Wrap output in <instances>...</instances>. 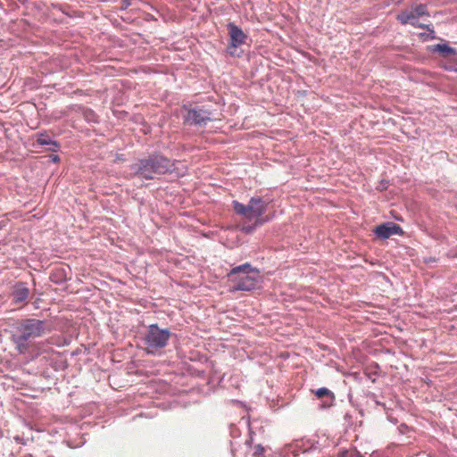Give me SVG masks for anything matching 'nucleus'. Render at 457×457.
<instances>
[{
	"label": "nucleus",
	"instance_id": "412c9836",
	"mask_svg": "<svg viewBox=\"0 0 457 457\" xmlns=\"http://www.w3.org/2000/svg\"><path fill=\"white\" fill-rule=\"evenodd\" d=\"M263 451H264L263 447H262L261 445H258L255 454L260 455L263 453Z\"/></svg>",
	"mask_w": 457,
	"mask_h": 457
},
{
	"label": "nucleus",
	"instance_id": "f257e3e1",
	"mask_svg": "<svg viewBox=\"0 0 457 457\" xmlns=\"http://www.w3.org/2000/svg\"><path fill=\"white\" fill-rule=\"evenodd\" d=\"M175 161L159 153L140 158L129 166L131 174L141 179L152 180L157 175L172 173L175 170Z\"/></svg>",
	"mask_w": 457,
	"mask_h": 457
},
{
	"label": "nucleus",
	"instance_id": "4468645a",
	"mask_svg": "<svg viewBox=\"0 0 457 457\" xmlns=\"http://www.w3.org/2000/svg\"><path fill=\"white\" fill-rule=\"evenodd\" d=\"M433 51L439 53L442 56H457V51L455 48L450 46L448 44H436L433 46Z\"/></svg>",
	"mask_w": 457,
	"mask_h": 457
},
{
	"label": "nucleus",
	"instance_id": "0eeeda50",
	"mask_svg": "<svg viewBox=\"0 0 457 457\" xmlns=\"http://www.w3.org/2000/svg\"><path fill=\"white\" fill-rule=\"evenodd\" d=\"M212 112L200 106H195L187 110L184 116V123L189 126H205L210 120H212Z\"/></svg>",
	"mask_w": 457,
	"mask_h": 457
},
{
	"label": "nucleus",
	"instance_id": "20e7f679",
	"mask_svg": "<svg viewBox=\"0 0 457 457\" xmlns=\"http://www.w3.org/2000/svg\"><path fill=\"white\" fill-rule=\"evenodd\" d=\"M171 331L169 328H162L157 323L150 324L142 338L145 349L148 354H155L165 348L171 337Z\"/></svg>",
	"mask_w": 457,
	"mask_h": 457
},
{
	"label": "nucleus",
	"instance_id": "6e6552de",
	"mask_svg": "<svg viewBox=\"0 0 457 457\" xmlns=\"http://www.w3.org/2000/svg\"><path fill=\"white\" fill-rule=\"evenodd\" d=\"M374 234L381 239L389 238L393 235H403V228L396 223L388 221L377 226Z\"/></svg>",
	"mask_w": 457,
	"mask_h": 457
},
{
	"label": "nucleus",
	"instance_id": "f03ea898",
	"mask_svg": "<svg viewBox=\"0 0 457 457\" xmlns=\"http://www.w3.org/2000/svg\"><path fill=\"white\" fill-rule=\"evenodd\" d=\"M46 334V321L35 318L19 320L14 327L12 341L19 353H26L36 338Z\"/></svg>",
	"mask_w": 457,
	"mask_h": 457
},
{
	"label": "nucleus",
	"instance_id": "6ab92c4d",
	"mask_svg": "<svg viewBox=\"0 0 457 457\" xmlns=\"http://www.w3.org/2000/svg\"><path fill=\"white\" fill-rule=\"evenodd\" d=\"M428 37L429 39H436V33L435 30L432 29L430 31H428Z\"/></svg>",
	"mask_w": 457,
	"mask_h": 457
},
{
	"label": "nucleus",
	"instance_id": "9d476101",
	"mask_svg": "<svg viewBox=\"0 0 457 457\" xmlns=\"http://www.w3.org/2000/svg\"><path fill=\"white\" fill-rule=\"evenodd\" d=\"M70 274L71 268L69 266H57L52 270L50 280L56 285H61L68 280Z\"/></svg>",
	"mask_w": 457,
	"mask_h": 457
},
{
	"label": "nucleus",
	"instance_id": "4be33fe9",
	"mask_svg": "<svg viewBox=\"0 0 457 457\" xmlns=\"http://www.w3.org/2000/svg\"><path fill=\"white\" fill-rule=\"evenodd\" d=\"M423 26L424 27L422 29H427L428 31H430L433 29L431 24H424L423 23Z\"/></svg>",
	"mask_w": 457,
	"mask_h": 457
},
{
	"label": "nucleus",
	"instance_id": "1a4fd4ad",
	"mask_svg": "<svg viewBox=\"0 0 457 457\" xmlns=\"http://www.w3.org/2000/svg\"><path fill=\"white\" fill-rule=\"evenodd\" d=\"M29 295V289L24 282H18L14 285L12 292V301L15 304L23 303Z\"/></svg>",
	"mask_w": 457,
	"mask_h": 457
},
{
	"label": "nucleus",
	"instance_id": "f8f14e48",
	"mask_svg": "<svg viewBox=\"0 0 457 457\" xmlns=\"http://www.w3.org/2000/svg\"><path fill=\"white\" fill-rule=\"evenodd\" d=\"M315 395L322 400L320 408L327 409L334 405L336 396L335 394L327 387H320L315 391Z\"/></svg>",
	"mask_w": 457,
	"mask_h": 457
},
{
	"label": "nucleus",
	"instance_id": "7ed1b4c3",
	"mask_svg": "<svg viewBox=\"0 0 457 457\" xmlns=\"http://www.w3.org/2000/svg\"><path fill=\"white\" fill-rule=\"evenodd\" d=\"M228 278L233 283L232 292L253 290L260 282L259 270L248 262L234 267L228 273Z\"/></svg>",
	"mask_w": 457,
	"mask_h": 457
},
{
	"label": "nucleus",
	"instance_id": "dca6fc26",
	"mask_svg": "<svg viewBox=\"0 0 457 457\" xmlns=\"http://www.w3.org/2000/svg\"><path fill=\"white\" fill-rule=\"evenodd\" d=\"M83 118L88 123H97L98 117L96 112L89 108H83L82 110Z\"/></svg>",
	"mask_w": 457,
	"mask_h": 457
},
{
	"label": "nucleus",
	"instance_id": "aec40b11",
	"mask_svg": "<svg viewBox=\"0 0 457 457\" xmlns=\"http://www.w3.org/2000/svg\"><path fill=\"white\" fill-rule=\"evenodd\" d=\"M337 457H350V454L348 455V451L344 450L339 452Z\"/></svg>",
	"mask_w": 457,
	"mask_h": 457
},
{
	"label": "nucleus",
	"instance_id": "b1692460",
	"mask_svg": "<svg viewBox=\"0 0 457 457\" xmlns=\"http://www.w3.org/2000/svg\"><path fill=\"white\" fill-rule=\"evenodd\" d=\"M420 37H423L425 40L428 38V34H426V33H421Z\"/></svg>",
	"mask_w": 457,
	"mask_h": 457
},
{
	"label": "nucleus",
	"instance_id": "ddd939ff",
	"mask_svg": "<svg viewBox=\"0 0 457 457\" xmlns=\"http://www.w3.org/2000/svg\"><path fill=\"white\" fill-rule=\"evenodd\" d=\"M37 145H47L48 150L52 152H57L60 149V144L57 141L51 139L46 131H42L37 135Z\"/></svg>",
	"mask_w": 457,
	"mask_h": 457
},
{
	"label": "nucleus",
	"instance_id": "393cba45",
	"mask_svg": "<svg viewBox=\"0 0 457 457\" xmlns=\"http://www.w3.org/2000/svg\"><path fill=\"white\" fill-rule=\"evenodd\" d=\"M376 403H377L378 405H380V404H381V403H380V402H378V401H377V402H376Z\"/></svg>",
	"mask_w": 457,
	"mask_h": 457
},
{
	"label": "nucleus",
	"instance_id": "5701e85b",
	"mask_svg": "<svg viewBox=\"0 0 457 457\" xmlns=\"http://www.w3.org/2000/svg\"><path fill=\"white\" fill-rule=\"evenodd\" d=\"M51 160H52V162H58L60 161V158H59V156H58V155H56V154H55V155H52V156H51Z\"/></svg>",
	"mask_w": 457,
	"mask_h": 457
},
{
	"label": "nucleus",
	"instance_id": "39448f33",
	"mask_svg": "<svg viewBox=\"0 0 457 457\" xmlns=\"http://www.w3.org/2000/svg\"><path fill=\"white\" fill-rule=\"evenodd\" d=\"M232 204L237 214L249 220L254 218L258 220L267 211V204L261 196L251 197L247 204H244L236 200L232 202Z\"/></svg>",
	"mask_w": 457,
	"mask_h": 457
},
{
	"label": "nucleus",
	"instance_id": "423d86ee",
	"mask_svg": "<svg viewBox=\"0 0 457 457\" xmlns=\"http://www.w3.org/2000/svg\"><path fill=\"white\" fill-rule=\"evenodd\" d=\"M227 29L228 30L230 42L226 49V52L230 56L239 57L240 53H237V50L240 46L245 43L247 35L234 22H228Z\"/></svg>",
	"mask_w": 457,
	"mask_h": 457
},
{
	"label": "nucleus",
	"instance_id": "2eb2a0df",
	"mask_svg": "<svg viewBox=\"0 0 457 457\" xmlns=\"http://www.w3.org/2000/svg\"><path fill=\"white\" fill-rule=\"evenodd\" d=\"M411 11L417 17L429 16L428 6L425 4H412Z\"/></svg>",
	"mask_w": 457,
	"mask_h": 457
},
{
	"label": "nucleus",
	"instance_id": "a211bd4d",
	"mask_svg": "<svg viewBox=\"0 0 457 457\" xmlns=\"http://www.w3.org/2000/svg\"><path fill=\"white\" fill-rule=\"evenodd\" d=\"M131 5V0H121L120 2V10H126Z\"/></svg>",
	"mask_w": 457,
	"mask_h": 457
},
{
	"label": "nucleus",
	"instance_id": "9b49d317",
	"mask_svg": "<svg viewBox=\"0 0 457 457\" xmlns=\"http://www.w3.org/2000/svg\"><path fill=\"white\" fill-rule=\"evenodd\" d=\"M396 19L403 25L410 24L414 28H423V23L419 22L417 15L411 10L401 11Z\"/></svg>",
	"mask_w": 457,
	"mask_h": 457
},
{
	"label": "nucleus",
	"instance_id": "f3484780",
	"mask_svg": "<svg viewBox=\"0 0 457 457\" xmlns=\"http://www.w3.org/2000/svg\"><path fill=\"white\" fill-rule=\"evenodd\" d=\"M266 220H267L258 219L255 220V223L253 226L243 227L242 230L247 234L252 233L255 229L256 227L262 226Z\"/></svg>",
	"mask_w": 457,
	"mask_h": 457
}]
</instances>
